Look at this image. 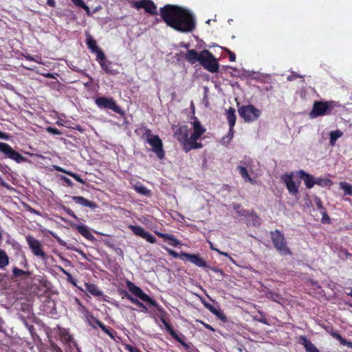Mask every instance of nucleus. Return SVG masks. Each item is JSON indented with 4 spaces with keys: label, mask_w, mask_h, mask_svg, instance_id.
<instances>
[{
    "label": "nucleus",
    "mask_w": 352,
    "mask_h": 352,
    "mask_svg": "<svg viewBox=\"0 0 352 352\" xmlns=\"http://www.w3.org/2000/svg\"><path fill=\"white\" fill-rule=\"evenodd\" d=\"M160 15L165 23L180 32H190L195 28L194 15L188 10L174 5L160 8Z\"/></svg>",
    "instance_id": "1"
},
{
    "label": "nucleus",
    "mask_w": 352,
    "mask_h": 352,
    "mask_svg": "<svg viewBox=\"0 0 352 352\" xmlns=\"http://www.w3.org/2000/svg\"><path fill=\"white\" fill-rule=\"evenodd\" d=\"M174 137L183 146V149L186 153L191 150L200 148L203 146L201 143H192L189 135V129L186 125H182L178 127L173 126Z\"/></svg>",
    "instance_id": "2"
},
{
    "label": "nucleus",
    "mask_w": 352,
    "mask_h": 352,
    "mask_svg": "<svg viewBox=\"0 0 352 352\" xmlns=\"http://www.w3.org/2000/svg\"><path fill=\"white\" fill-rule=\"evenodd\" d=\"M201 59L199 63L211 73H216L219 70V65L217 58L207 50L200 52Z\"/></svg>",
    "instance_id": "3"
},
{
    "label": "nucleus",
    "mask_w": 352,
    "mask_h": 352,
    "mask_svg": "<svg viewBox=\"0 0 352 352\" xmlns=\"http://www.w3.org/2000/svg\"><path fill=\"white\" fill-rule=\"evenodd\" d=\"M238 112L241 118L245 122H253L258 120L261 114L260 109L256 108L252 104L243 105L238 109Z\"/></svg>",
    "instance_id": "4"
},
{
    "label": "nucleus",
    "mask_w": 352,
    "mask_h": 352,
    "mask_svg": "<svg viewBox=\"0 0 352 352\" xmlns=\"http://www.w3.org/2000/svg\"><path fill=\"white\" fill-rule=\"evenodd\" d=\"M335 102L333 101L321 102L316 101L313 104V109L309 113L311 118H316L319 116L329 114L332 108H333Z\"/></svg>",
    "instance_id": "5"
},
{
    "label": "nucleus",
    "mask_w": 352,
    "mask_h": 352,
    "mask_svg": "<svg viewBox=\"0 0 352 352\" xmlns=\"http://www.w3.org/2000/svg\"><path fill=\"white\" fill-rule=\"evenodd\" d=\"M127 286L129 290L137 297L140 298L144 302H148L153 306L155 307L156 309L160 312H164L163 309L156 303V302L153 300L150 296H148L146 294L144 293L143 291L138 287L135 286L131 282L127 283Z\"/></svg>",
    "instance_id": "6"
},
{
    "label": "nucleus",
    "mask_w": 352,
    "mask_h": 352,
    "mask_svg": "<svg viewBox=\"0 0 352 352\" xmlns=\"http://www.w3.org/2000/svg\"><path fill=\"white\" fill-rule=\"evenodd\" d=\"M146 142L152 146V151L154 152L157 157L162 160L164 157V151L163 149V143L158 135H151L146 139Z\"/></svg>",
    "instance_id": "7"
},
{
    "label": "nucleus",
    "mask_w": 352,
    "mask_h": 352,
    "mask_svg": "<svg viewBox=\"0 0 352 352\" xmlns=\"http://www.w3.org/2000/svg\"><path fill=\"white\" fill-rule=\"evenodd\" d=\"M96 104L100 108L111 109L116 113L121 112L120 107L116 104V101L112 98H98L96 100Z\"/></svg>",
    "instance_id": "8"
},
{
    "label": "nucleus",
    "mask_w": 352,
    "mask_h": 352,
    "mask_svg": "<svg viewBox=\"0 0 352 352\" xmlns=\"http://www.w3.org/2000/svg\"><path fill=\"white\" fill-rule=\"evenodd\" d=\"M0 151L3 153L6 157L16 161V162H21L25 160L24 157L12 149V147L6 143L0 142Z\"/></svg>",
    "instance_id": "9"
},
{
    "label": "nucleus",
    "mask_w": 352,
    "mask_h": 352,
    "mask_svg": "<svg viewBox=\"0 0 352 352\" xmlns=\"http://www.w3.org/2000/svg\"><path fill=\"white\" fill-rule=\"evenodd\" d=\"M182 260L188 261L199 267L209 268L206 261L199 254L182 252Z\"/></svg>",
    "instance_id": "10"
},
{
    "label": "nucleus",
    "mask_w": 352,
    "mask_h": 352,
    "mask_svg": "<svg viewBox=\"0 0 352 352\" xmlns=\"http://www.w3.org/2000/svg\"><path fill=\"white\" fill-rule=\"evenodd\" d=\"M191 124L193 133L190 135V140L192 143H198L197 141L206 132V129L201 125L197 118H194V120Z\"/></svg>",
    "instance_id": "11"
},
{
    "label": "nucleus",
    "mask_w": 352,
    "mask_h": 352,
    "mask_svg": "<svg viewBox=\"0 0 352 352\" xmlns=\"http://www.w3.org/2000/svg\"><path fill=\"white\" fill-rule=\"evenodd\" d=\"M135 7L137 9L143 8L148 13L156 14V6L151 0H140L135 3Z\"/></svg>",
    "instance_id": "12"
},
{
    "label": "nucleus",
    "mask_w": 352,
    "mask_h": 352,
    "mask_svg": "<svg viewBox=\"0 0 352 352\" xmlns=\"http://www.w3.org/2000/svg\"><path fill=\"white\" fill-rule=\"evenodd\" d=\"M283 179L286 184L287 188L289 193L292 195H297L298 192V186L296 185L292 176L285 175L283 177Z\"/></svg>",
    "instance_id": "13"
},
{
    "label": "nucleus",
    "mask_w": 352,
    "mask_h": 352,
    "mask_svg": "<svg viewBox=\"0 0 352 352\" xmlns=\"http://www.w3.org/2000/svg\"><path fill=\"white\" fill-rule=\"evenodd\" d=\"M226 117L229 124L230 130L229 133H231V135H233V128L236 123V115H235V109L232 107H230L226 111Z\"/></svg>",
    "instance_id": "14"
},
{
    "label": "nucleus",
    "mask_w": 352,
    "mask_h": 352,
    "mask_svg": "<svg viewBox=\"0 0 352 352\" xmlns=\"http://www.w3.org/2000/svg\"><path fill=\"white\" fill-rule=\"evenodd\" d=\"M298 175L300 179H303L305 186L308 188H312L315 185V179L311 175L305 173L303 170L298 171Z\"/></svg>",
    "instance_id": "15"
},
{
    "label": "nucleus",
    "mask_w": 352,
    "mask_h": 352,
    "mask_svg": "<svg viewBox=\"0 0 352 352\" xmlns=\"http://www.w3.org/2000/svg\"><path fill=\"white\" fill-rule=\"evenodd\" d=\"M131 228L136 235L141 236L148 242H154L153 236L148 232H146L142 227L132 226Z\"/></svg>",
    "instance_id": "16"
},
{
    "label": "nucleus",
    "mask_w": 352,
    "mask_h": 352,
    "mask_svg": "<svg viewBox=\"0 0 352 352\" xmlns=\"http://www.w3.org/2000/svg\"><path fill=\"white\" fill-rule=\"evenodd\" d=\"M185 58L191 64H194L196 62H199V63L200 59H201L200 58H201L200 52L198 53L195 50H189L187 51V52H186V54L185 55Z\"/></svg>",
    "instance_id": "17"
},
{
    "label": "nucleus",
    "mask_w": 352,
    "mask_h": 352,
    "mask_svg": "<svg viewBox=\"0 0 352 352\" xmlns=\"http://www.w3.org/2000/svg\"><path fill=\"white\" fill-rule=\"evenodd\" d=\"M72 199L74 201L76 204H80L83 206L89 207L91 208H94L96 207V205L94 202L89 201L82 197L74 196L72 197Z\"/></svg>",
    "instance_id": "18"
},
{
    "label": "nucleus",
    "mask_w": 352,
    "mask_h": 352,
    "mask_svg": "<svg viewBox=\"0 0 352 352\" xmlns=\"http://www.w3.org/2000/svg\"><path fill=\"white\" fill-rule=\"evenodd\" d=\"M30 248L32 253L36 256H40L43 260L47 258L45 252L42 250L40 243H29Z\"/></svg>",
    "instance_id": "19"
},
{
    "label": "nucleus",
    "mask_w": 352,
    "mask_h": 352,
    "mask_svg": "<svg viewBox=\"0 0 352 352\" xmlns=\"http://www.w3.org/2000/svg\"><path fill=\"white\" fill-rule=\"evenodd\" d=\"M302 344L307 352H320L318 349L305 337L302 336Z\"/></svg>",
    "instance_id": "20"
},
{
    "label": "nucleus",
    "mask_w": 352,
    "mask_h": 352,
    "mask_svg": "<svg viewBox=\"0 0 352 352\" xmlns=\"http://www.w3.org/2000/svg\"><path fill=\"white\" fill-rule=\"evenodd\" d=\"M245 219H247L248 223H252L254 226H258L261 223V219L254 212H250Z\"/></svg>",
    "instance_id": "21"
},
{
    "label": "nucleus",
    "mask_w": 352,
    "mask_h": 352,
    "mask_svg": "<svg viewBox=\"0 0 352 352\" xmlns=\"http://www.w3.org/2000/svg\"><path fill=\"white\" fill-rule=\"evenodd\" d=\"M274 246L277 251L282 255L292 254L289 248L286 245V243H274Z\"/></svg>",
    "instance_id": "22"
},
{
    "label": "nucleus",
    "mask_w": 352,
    "mask_h": 352,
    "mask_svg": "<svg viewBox=\"0 0 352 352\" xmlns=\"http://www.w3.org/2000/svg\"><path fill=\"white\" fill-rule=\"evenodd\" d=\"M343 135V133L340 130H335L330 132V140L329 144L331 146H334L336 144V140L342 137Z\"/></svg>",
    "instance_id": "23"
},
{
    "label": "nucleus",
    "mask_w": 352,
    "mask_h": 352,
    "mask_svg": "<svg viewBox=\"0 0 352 352\" xmlns=\"http://www.w3.org/2000/svg\"><path fill=\"white\" fill-rule=\"evenodd\" d=\"M89 322L90 324L92 325L91 320L93 322H96L102 329L103 331H104L106 333H107L111 338H113V334L110 332L108 328H107L102 322H101L100 320H98L97 318H94V316H91L90 319H88Z\"/></svg>",
    "instance_id": "24"
},
{
    "label": "nucleus",
    "mask_w": 352,
    "mask_h": 352,
    "mask_svg": "<svg viewBox=\"0 0 352 352\" xmlns=\"http://www.w3.org/2000/svg\"><path fill=\"white\" fill-rule=\"evenodd\" d=\"M86 289L91 293V294L96 296H101L102 295V292H100L98 288L94 284H85Z\"/></svg>",
    "instance_id": "25"
},
{
    "label": "nucleus",
    "mask_w": 352,
    "mask_h": 352,
    "mask_svg": "<svg viewBox=\"0 0 352 352\" xmlns=\"http://www.w3.org/2000/svg\"><path fill=\"white\" fill-rule=\"evenodd\" d=\"M9 263V257L6 252L0 249V268L3 269Z\"/></svg>",
    "instance_id": "26"
},
{
    "label": "nucleus",
    "mask_w": 352,
    "mask_h": 352,
    "mask_svg": "<svg viewBox=\"0 0 352 352\" xmlns=\"http://www.w3.org/2000/svg\"><path fill=\"white\" fill-rule=\"evenodd\" d=\"M78 232L84 236L87 240L91 241L94 239V236L91 234L88 228L85 226H80L78 228Z\"/></svg>",
    "instance_id": "27"
},
{
    "label": "nucleus",
    "mask_w": 352,
    "mask_h": 352,
    "mask_svg": "<svg viewBox=\"0 0 352 352\" xmlns=\"http://www.w3.org/2000/svg\"><path fill=\"white\" fill-rule=\"evenodd\" d=\"M86 43L92 52H94L99 49L96 45V41L90 35L87 36Z\"/></svg>",
    "instance_id": "28"
},
{
    "label": "nucleus",
    "mask_w": 352,
    "mask_h": 352,
    "mask_svg": "<svg viewBox=\"0 0 352 352\" xmlns=\"http://www.w3.org/2000/svg\"><path fill=\"white\" fill-rule=\"evenodd\" d=\"M134 189L135 191L141 195L148 196L151 195V190L147 189L142 184H136L134 186Z\"/></svg>",
    "instance_id": "29"
},
{
    "label": "nucleus",
    "mask_w": 352,
    "mask_h": 352,
    "mask_svg": "<svg viewBox=\"0 0 352 352\" xmlns=\"http://www.w3.org/2000/svg\"><path fill=\"white\" fill-rule=\"evenodd\" d=\"M206 307H207L212 314H214L215 316H217L218 318L223 320L226 318L225 316L222 313L221 311L216 309L214 306L210 305V304H205Z\"/></svg>",
    "instance_id": "30"
},
{
    "label": "nucleus",
    "mask_w": 352,
    "mask_h": 352,
    "mask_svg": "<svg viewBox=\"0 0 352 352\" xmlns=\"http://www.w3.org/2000/svg\"><path fill=\"white\" fill-rule=\"evenodd\" d=\"M238 169L239 170L240 174L244 179H245L246 181H248L252 184L254 183V180L252 179V177H250V175H248V173L245 167L240 166H238Z\"/></svg>",
    "instance_id": "31"
},
{
    "label": "nucleus",
    "mask_w": 352,
    "mask_h": 352,
    "mask_svg": "<svg viewBox=\"0 0 352 352\" xmlns=\"http://www.w3.org/2000/svg\"><path fill=\"white\" fill-rule=\"evenodd\" d=\"M234 209L238 215L241 217H243V219H245L250 213V212L244 210L241 205L234 206Z\"/></svg>",
    "instance_id": "32"
},
{
    "label": "nucleus",
    "mask_w": 352,
    "mask_h": 352,
    "mask_svg": "<svg viewBox=\"0 0 352 352\" xmlns=\"http://www.w3.org/2000/svg\"><path fill=\"white\" fill-rule=\"evenodd\" d=\"M271 236L272 242H283L284 240L283 235L278 230L272 232Z\"/></svg>",
    "instance_id": "33"
},
{
    "label": "nucleus",
    "mask_w": 352,
    "mask_h": 352,
    "mask_svg": "<svg viewBox=\"0 0 352 352\" xmlns=\"http://www.w3.org/2000/svg\"><path fill=\"white\" fill-rule=\"evenodd\" d=\"M340 188L344 190L345 195H352V185L346 182H340Z\"/></svg>",
    "instance_id": "34"
},
{
    "label": "nucleus",
    "mask_w": 352,
    "mask_h": 352,
    "mask_svg": "<svg viewBox=\"0 0 352 352\" xmlns=\"http://www.w3.org/2000/svg\"><path fill=\"white\" fill-rule=\"evenodd\" d=\"M332 182L328 179L317 178L315 179V184H318L321 186H326L331 185Z\"/></svg>",
    "instance_id": "35"
},
{
    "label": "nucleus",
    "mask_w": 352,
    "mask_h": 352,
    "mask_svg": "<svg viewBox=\"0 0 352 352\" xmlns=\"http://www.w3.org/2000/svg\"><path fill=\"white\" fill-rule=\"evenodd\" d=\"M94 53L96 54V55H97V60L100 63H101L102 62H104V60H106L105 59V55H104V54L103 53V52L102 50L98 49V50L94 52Z\"/></svg>",
    "instance_id": "36"
},
{
    "label": "nucleus",
    "mask_w": 352,
    "mask_h": 352,
    "mask_svg": "<svg viewBox=\"0 0 352 352\" xmlns=\"http://www.w3.org/2000/svg\"><path fill=\"white\" fill-rule=\"evenodd\" d=\"M129 299L131 300L132 302H133L134 304L137 305L139 307L143 309V311L144 312H146L147 311V308L141 302H140L138 300L134 298H132V297H129Z\"/></svg>",
    "instance_id": "37"
},
{
    "label": "nucleus",
    "mask_w": 352,
    "mask_h": 352,
    "mask_svg": "<svg viewBox=\"0 0 352 352\" xmlns=\"http://www.w3.org/2000/svg\"><path fill=\"white\" fill-rule=\"evenodd\" d=\"M160 320L162 321V322L164 324L166 330L170 333V335H173L174 333V330L173 329L172 327L170 326V324H168L166 320L165 319L163 318V317H161L160 318Z\"/></svg>",
    "instance_id": "38"
},
{
    "label": "nucleus",
    "mask_w": 352,
    "mask_h": 352,
    "mask_svg": "<svg viewBox=\"0 0 352 352\" xmlns=\"http://www.w3.org/2000/svg\"><path fill=\"white\" fill-rule=\"evenodd\" d=\"M65 173L74 178L77 182L85 184V181L78 174L72 172H65Z\"/></svg>",
    "instance_id": "39"
},
{
    "label": "nucleus",
    "mask_w": 352,
    "mask_h": 352,
    "mask_svg": "<svg viewBox=\"0 0 352 352\" xmlns=\"http://www.w3.org/2000/svg\"><path fill=\"white\" fill-rule=\"evenodd\" d=\"M314 201L317 206V208L320 210V212H324V208L322 206L321 200L318 197H315Z\"/></svg>",
    "instance_id": "40"
},
{
    "label": "nucleus",
    "mask_w": 352,
    "mask_h": 352,
    "mask_svg": "<svg viewBox=\"0 0 352 352\" xmlns=\"http://www.w3.org/2000/svg\"><path fill=\"white\" fill-rule=\"evenodd\" d=\"M12 272H13L14 275L16 276H21L22 275H24L28 273L27 272L23 271V270L16 268V267H14L13 269Z\"/></svg>",
    "instance_id": "41"
},
{
    "label": "nucleus",
    "mask_w": 352,
    "mask_h": 352,
    "mask_svg": "<svg viewBox=\"0 0 352 352\" xmlns=\"http://www.w3.org/2000/svg\"><path fill=\"white\" fill-rule=\"evenodd\" d=\"M167 251L169 253V254L173 256V257L179 258L182 259V252L179 254V253H177L176 252H175L172 250H170V249H167Z\"/></svg>",
    "instance_id": "42"
},
{
    "label": "nucleus",
    "mask_w": 352,
    "mask_h": 352,
    "mask_svg": "<svg viewBox=\"0 0 352 352\" xmlns=\"http://www.w3.org/2000/svg\"><path fill=\"white\" fill-rule=\"evenodd\" d=\"M47 131L54 135H60L61 133L59 131L58 129L53 127H48L47 128Z\"/></svg>",
    "instance_id": "43"
},
{
    "label": "nucleus",
    "mask_w": 352,
    "mask_h": 352,
    "mask_svg": "<svg viewBox=\"0 0 352 352\" xmlns=\"http://www.w3.org/2000/svg\"><path fill=\"white\" fill-rule=\"evenodd\" d=\"M102 68L105 70L107 73H109L110 72V69H109V62L107 61L106 60H104V62H102L101 63H100Z\"/></svg>",
    "instance_id": "44"
},
{
    "label": "nucleus",
    "mask_w": 352,
    "mask_h": 352,
    "mask_svg": "<svg viewBox=\"0 0 352 352\" xmlns=\"http://www.w3.org/2000/svg\"><path fill=\"white\" fill-rule=\"evenodd\" d=\"M320 213L322 214V223H329L330 218L326 213L325 210H324V212H320Z\"/></svg>",
    "instance_id": "45"
},
{
    "label": "nucleus",
    "mask_w": 352,
    "mask_h": 352,
    "mask_svg": "<svg viewBox=\"0 0 352 352\" xmlns=\"http://www.w3.org/2000/svg\"><path fill=\"white\" fill-rule=\"evenodd\" d=\"M72 3L76 6L81 8L84 5L83 0H71Z\"/></svg>",
    "instance_id": "46"
},
{
    "label": "nucleus",
    "mask_w": 352,
    "mask_h": 352,
    "mask_svg": "<svg viewBox=\"0 0 352 352\" xmlns=\"http://www.w3.org/2000/svg\"><path fill=\"white\" fill-rule=\"evenodd\" d=\"M175 340H177V341H179L180 343L182 344L183 346H184L186 348L188 347V345L184 343V342H182V340L179 338V336L177 335V333L174 331V333L173 335H171Z\"/></svg>",
    "instance_id": "47"
},
{
    "label": "nucleus",
    "mask_w": 352,
    "mask_h": 352,
    "mask_svg": "<svg viewBox=\"0 0 352 352\" xmlns=\"http://www.w3.org/2000/svg\"><path fill=\"white\" fill-rule=\"evenodd\" d=\"M62 270H63V272L67 275V280H68L71 283H72L73 285H76V283H75L74 280H73V278H72V275H71L69 273H68V272H67L66 271H65L64 270H63V269H62Z\"/></svg>",
    "instance_id": "48"
},
{
    "label": "nucleus",
    "mask_w": 352,
    "mask_h": 352,
    "mask_svg": "<svg viewBox=\"0 0 352 352\" xmlns=\"http://www.w3.org/2000/svg\"><path fill=\"white\" fill-rule=\"evenodd\" d=\"M162 236L164 237V239H168V240L170 241L171 242H174V243L178 242L177 240L174 239L172 237V235L169 236L168 234H166V235H162Z\"/></svg>",
    "instance_id": "49"
},
{
    "label": "nucleus",
    "mask_w": 352,
    "mask_h": 352,
    "mask_svg": "<svg viewBox=\"0 0 352 352\" xmlns=\"http://www.w3.org/2000/svg\"><path fill=\"white\" fill-rule=\"evenodd\" d=\"M298 77H302L300 75H298L296 74H292V75H289L288 77H287V80L289 81H292L293 80H294L296 78H298Z\"/></svg>",
    "instance_id": "50"
},
{
    "label": "nucleus",
    "mask_w": 352,
    "mask_h": 352,
    "mask_svg": "<svg viewBox=\"0 0 352 352\" xmlns=\"http://www.w3.org/2000/svg\"><path fill=\"white\" fill-rule=\"evenodd\" d=\"M228 53H229V59L230 61H234L235 59H236V56H235V54L230 52V50H228Z\"/></svg>",
    "instance_id": "51"
},
{
    "label": "nucleus",
    "mask_w": 352,
    "mask_h": 352,
    "mask_svg": "<svg viewBox=\"0 0 352 352\" xmlns=\"http://www.w3.org/2000/svg\"><path fill=\"white\" fill-rule=\"evenodd\" d=\"M81 8H82V9H84L85 10V12L87 14V15H90L91 14V12H90L89 8L85 3H84V5L81 7Z\"/></svg>",
    "instance_id": "52"
},
{
    "label": "nucleus",
    "mask_w": 352,
    "mask_h": 352,
    "mask_svg": "<svg viewBox=\"0 0 352 352\" xmlns=\"http://www.w3.org/2000/svg\"><path fill=\"white\" fill-rule=\"evenodd\" d=\"M210 247H211V248H212V250H217L219 254H222V255H224V256H228V253H226V252H220L219 250H217V249H216V248H214V246H213V243H210Z\"/></svg>",
    "instance_id": "53"
},
{
    "label": "nucleus",
    "mask_w": 352,
    "mask_h": 352,
    "mask_svg": "<svg viewBox=\"0 0 352 352\" xmlns=\"http://www.w3.org/2000/svg\"><path fill=\"white\" fill-rule=\"evenodd\" d=\"M47 4L50 7H55L56 1L55 0H47Z\"/></svg>",
    "instance_id": "54"
},
{
    "label": "nucleus",
    "mask_w": 352,
    "mask_h": 352,
    "mask_svg": "<svg viewBox=\"0 0 352 352\" xmlns=\"http://www.w3.org/2000/svg\"><path fill=\"white\" fill-rule=\"evenodd\" d=\"M127 349H129V351L130 352H141L140 351H139L138 349H136L135 347H133L132 346H127Z\"/></svg>",
    "instance_id": "55"
},
{
    "label": "nucleus",
    "mask_w": 352,
    "mask_h": 352,
    "mask_svg": "<svg viewBox=\"0 0 352 352\" xmlns=\"http://www.w3.org/2000/svg\"><path fill=\"white\" fill-rule=\"evenodd\" d=\"M268 298H272V300H276V298L275 297H278V295L277 294H272V293H269L268 295H267Z\"/></svg>",
    "instance_id": "56"
},
{
    "label": "nucleus",
    "mask_w": 352,
    "mask_h": 352,
    "mask_svg": "<svg viewBox=\"0 0 352 352\" xmlns=\"http://www.w3.org/2000/svg\"><path fill=\"white\" fill-rule=\"evenodd\" d=\"M64 181L68 186H72L73 185L72 182L67 177H64Z\"/></svg>",
    "instance_id": "57"
},
{
    "label": "nucleus",
    "mask_w": 352,
    "mask_h": 352,
    "mask_svg": "<svg viewBox=\"0 0 352 352\" xmlns=\"http://www.w3.org/2000/svg\"><path fill=\"white\" fill-rule=\"evenodd\" d=\"M212 270L214 271V272H219L221 275H223V273L222 272V270H219V268L217 267H210Z\"/></svg>",
    "instance_id": "58"
},
{
    "label": "nucleus",
    "mask_w": 352,
    "mask_h": 352,
    "mask_svg": "<svg viewBox=\"0 0 352 352\" xmlns=\"http://www.w3.org/2000/svg\"><path fill=\"white\" fill-rule=\"evenodd\" d=\"M145 136L148 138H150L151 135V131L150 129H146L144 134Z\"/></svg>",
    "instance_id": "59"
},
{
    "label": "nucleus",
    "mask_w": 352,
    "mask_h": 352,
    "mask_svg": "<svg viewBox=\"0 0 352 352\" xmlns=\"http://www.w3.org/2000/svg\"><path fill=\"white\" fill-rule=\"evenodd\" d=\"M338 340H340V343L342 345H346V343L348 341H346L345 339H344L342 336H341V338H339Z\"/></svg>",
    "instance_id": "60"
},
{
    "label": "nucleus",
    "mask_w": 352,
    "mask_h": 352,
    "mask_svg": "<svg viewBox=\"0 0 352 352\" xmlns=\"http://www.w3.org/2000/svg\"><path fill=\"white\" fill-rule=\"evenodd\" d=\"M331 335H332L334 338H337L338 340L339 338H341V336H340L339 333H336V332H333V333H331Z\"/></svg>",
    "instance_id": "61"
},
{
    "label": "nucleus",
    "mask_w": 352,
    "mask_h": 352,
    "mask_svg": "<svg viewBox=\"0 0 352 352\" xmlns=\"http://www.w3.org/2000/svg\"><path fill=\"white\" fill-rule=\"evenodd\" d=\"M0 138L7 140L8 139V135H6L4 133H2L1 131H0Z\"/></svg>",
    "instance_id": "62"
},
{
    "label": "nucleus",
    "mask_w": 352,
    "mask_h": 352,
    "mask_svg": "<svg viewBox=\"0 0 352 352\" xmlns=\"http://www.w3.org/2000/svg\"><path fill=\"white\" fill-rule=\"evenodd\" d=\"M203 324H204V325L207 329H210V330H211V331H214V329L212 327H211L210 324H206V323H203Z\"/></svg>",
    "instance_id": "63"
},
{
    "label": "nucleus",
    "mask_w": 352,
    "mask_h": 352,
    "mask_svg": "<svg viewBox=\"0 0 352 352\" xmlns=\"http://www.w3.org/2000/svg\"><path fill=\"white\" fill-rule=\"evenodd\" d=\"M0 184L3 186V187H6L7 188H9L8 185L2 179L0 181Z\"/></svg>",
    "instance_id": "64"
}]
</instances>
